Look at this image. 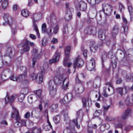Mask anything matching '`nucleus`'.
<instances>
[{"label": "nucleus", "instance_id": "nucleus-1", "mask_svg": "<svg viewBox=\"0 0 133 133\" xmlns=\"http://www.w3.org/2000/svg\"><path fill=\"white\" fill-rule=\"evenodd\" d=\"M49 23L50 24V29L48 31L47 34L49 36L56 34L59 30V26L56 17L54 14L50 15Z\"/></svg>", "mask_w": 133, "mask_h": 133}, {"label": "nucleus", "instance_id": "nucleus-2", "mask_svg": "<svg viewBox=\"0 0 133 133\" xmlns=\"http://www.w3.org/2000/svg\"><path fill=\"white\" fill-rule=\"evenodd\" d=\"M66 79V78H64L63 75H61L58 78L56 77V79L55 78L54 80H50L48 83L49 90H53L54 89H56V85L55 84H59L61 83L63 81V82H64Z\"/></svg>", "mask_w": 133, "mask_h": 133}, {"label": "nucleus", "instance_id": "nucleus-3", "mask_svg": "<svg viewBox=\"0 0 133 133\" xmlns=\"http://www.w3.org/2000/svg\"><path fill=\"white\" fill-rule=\"evenodd\" d=\"M12 109L14 112L12 113L11 117L14 118L15 116L16 117V122L15 124H17V126L20 127L22 125H26V121L23 119H21L19 115V113L17 110L14 107H12Z\"/></svg>", "mask_w": 133, "mask_h": 133}, {"label": "nucleus", "instance_id": "nucleus-4", "mask_svg": "<svg viewBox=\"0 0 133 133\" xmlns=\"http://www.w3.org/2000/svg\"><path fill=\"white\" fill-rule=\"evenodd\" d=\"M41 14L40 13H36L34 14L32 17L33 21V28L37 33L38 37L39 38L40 35L39 32L37 25L36 23V22L39 20L41 18Z\"/></svg>", "mask_w": 133, "mask_h": 133}, {"label": "nucleus", "instance_id": "nucleus-5", "mask_svg": "<svg viewBox=\"0 0 133 133\" xmlns=\"http://www.w3.org/2000/svg\"><path fill=\"white\" fill-rule=\"evenodd\" d=\"M43 72L42 71L39 72L36 76L34 73H32L31 75V78L33 80H37L38 83L42 82L43 78Z\"/></svg>", "mask_w": 133, "mask_h": 133}, {"label": "nucleus", "instance_id": "nucleus-6", "mask_svg": "<svg viewBox=\"0 0 133 133\" xmlns=\"http://www.w3.org/2000/svg\"><path fill=\"white\" fill-rule=\"evenodd\" d=\"M102 9L104 12L107 15H110L112 10V8L110 5L104 3L102 4Z\"/></svg>", "mask_w": 133, "mask_h": 133}, {"label": "nucleus", "instance_id": "nucleus-7", "mask_svg": "<svg viewBox=\"0 0 133 133\" xmlns=\"http://www.w3.org/2000/svg\"><path fill=\"white\" fill-rule=\"evenodd\" d=\"M130 112V109H127L122 114L121 116L122 118L120 117H118L116 118V121L118 122H121L122 121V119L124 120H126L128 118Z\"/></svg>", "mask_w": 133, "mask_h": 133}, {"label": "nucleus", "instance_id": "nucleus-8", "mask_svg": "<svg viewBox=\"0 0 133 133\" xmlns=\"http://www.w3.org/2000/svg\"><path fill=\"white\" fill-rule=\"evenodd\" d=\"M84 63V62L83 59L82 58H79V57H77L74 63V68L75 69L74 71H75L76 68L81 67Z\"/></svg>", "mask_w": 133, "mask_h": 133}, {"label": "nucleus", "instance_id": "nucleus-9", "mask_svg": "<svg viewBox=\"0 0 133 133\" xmlns=\"http://www.w3.org/2000/svg\"><path fill=\"white\" fill-rule=\"evenodd\" d=\"M84 32L88 34L95 35L96 32V29L94 27L90 26L85 29Z\"/></svg>", "mask_w": 133, "mask_h": 133}, {"label": "nucleus", "instance_id": "nucleus-10", "mask_svg": "<svg viewBox=\"0 0 133 133\" xmlns=\"http://www.w3.org/2000/svg\"><path fill=\"white\" fill-rule=\"evenodd\" d=\"M95 60L94 59H91L89 61L87 62V69L90 71L94 70L95 66Z\"/></svg>", "mask_w": 133, "mask_h": 133}, {"label": "nucleus", "instance_id": "nucleus-11", "mask_svg": "<svg viewBox=\"0 0 133 133\" xmlns=\"http://www.w3.org/2000/svg\"><path fill=\"white\" fill-rule=\"evenodd\" d=\"M128 87L125 86L123 87V88H119L116 89L117 92L118 94H120L121 96L126 94L128 91Z\"/></svg>", "mask_w": 133, "mask_h": 133}, {"label": "nucleus", "instance_id": "nucleus-12", "mask_svg": "<svg viewBox=\"0 0 133 133\" xmlns=\"http://www.w3.org/2000/svg\"><path fill=\"white\" fill-rule=\"evenodd\" d=\"M74 11V9L72 8L67 9L65 16V18L66 21H69L71 19L72 17V13Z\"/></svg>", "mask_w": 133, "mask_h": 133}, {"label": "nucleus", "instance_id": "nucleus-13", "mask_svg": "<svg viewBox=\"0 0 133 133\" xmlns=\"http://www.w3.org/2000/svg\"><path fill=\"white\" fill-rule=\"evenodd\" d=\"M72 98V94L71 93H69L64 97V98L61 100L60 102L61 103L65 104L70 101Z\"/></svg>", "mask_w": 133, "mask_h": 133}, {"label": "nucleus", "instance_id": "nucleus-14", "mask_svg": "<svg viewBox=\"0 0 133 133\" xmlns=\"http://www.w3.org/2000/svg\"><path fill=\"white\" fill-rule=\"evenodd\" d=\"M3 18L5 22V23H3V24L5 25L7 24H11L12 21V19L8 14H5L3 16Z\"/></svg>", "mask_w": 133, "mask_h": 133}, {"label": "nucleus", "instance_id": "nucleus-15", "mask_svg": "<svg viewBox=\"0 0 133 133\" xmlns=\"http://www.w3.org/2000/svg\"><path fill=\"white\" fill-rule=\"evenodd\" d=\"M75 90L76 93L77 94H80L82 93L84 90L83 84H79L75 87Z\"/></svg>", "mask_w": 133, "mask_h": 133}, {"label": "nucleus", "instance_id": "nucleus-16", "mask_svg": "<svg viewBox=\"0 0 133 133\" xmlns=\"http://www.w3.org/2000/svg\"><path fill=\"white\" fill-rule=\"evenodd\" d=\"M61 53L56 51L52 59L49 61L50 63H52L57 62L60 57Z\"/></svg>", "mask_w": 133, "mask_h": 133}, {"label": "nucleus", "instance_id": "nucleus-17", "mask_svg": "<svg viewBox=\"0 0 133 133\" xmlns=\"http://www.w3.org/2000/svg\"><path fill=\"white\" fill-rule=\"evenodd\" d=\"M76 7L78 8L81 10L85 11L87 9V4L82 1L80 2L76 5Z\"/></svg>", "mask_w": 133, "mask_h": 133}, {"label": "nucleus", "instance_id": "nucleus-18", "mask_svg": "<svg viewBox=\"0 0 133 133\" xmlns=\"http://www.w3.org/2000/svg\"><path fill=\"white\" fill-rule=\"evenodd\" d=\"M90 48L92 52L95 53L98 49V46L95 44V42L94 41L90 42Z\"/></svg>", "mask_w": 133, "mask_h": 133}, {"label": "nucleus", "instance_id": "nucleus-19", "mask_svg": "<svg viewBox=\"0 0 133 133\" xmlns=\"http://www.w3.org/2000/svg\"><path fill=\"white\" fill-rule=\"evenodd\" d=\"M119 28L117 25H116L113 27L111 31V34L112 36L115 37L118 32Z\"/></svg>", "mask_w": 133, "mask_h": 133}, {"label": "nucleus", "instance_id": "nucleus-20", "mask_svg": "<svg viewBox=\"0 0 133 133\" xmlns=\"http://www.w3.org/2000/svg\"><path fill=\"white\" fill-rule=\"evenodd\" d=\"M16 95H13L10 96L9 97L8 95L5 98V101L6 103L12 102L14 101V99L16 97Z\"/></svg>", "mask_w": 133, "mask_h": 133}, {"label": "nucleus", "instance_id": "nucleus-21", "mask_svg": "<svg viewBox=\"0 0 133 133\" xmlns=\"http://www.w3.org/2000/svg\"><path fill=\"white\" fill-rule=\"evenodd\" d=\"M26 41L24 39L22 43L23 48V50L25 52H28L30 50V47L27 43H26Z\"/></svg>", "mask_w": 133, "mask_h": 133}, {"label": "nucleus", "instance_id": "nucleus-22", "mask_svg": "<svg viewBox=\"0 0 133 133\" xmlns=\"http://www.w3.org/2000/svg\"><path fill=\"white\" fill-rule=\"evenodd\" d=\"M82 102L84 107H89L91 105V103L89 99H86L85 98H82Z\"/></svg>", "mask_w": 133, "mask_h": 133}, {"label": "nucleus", "instance_id": "nucleus-23", "mask_svg": "<svg viewBox=\"0 0 133 133\" xmlns=\"http://www.w3.org/2000/svg\"><path fill=\"white\" fill-rule=\"evenodd\" d=\"M66 132L68 131H69V133H76L75 131L74 126V125H71V126L69 125L68 127L66 128Z\"/></svg>", "mask_w": 133, "mask_h": 133}, {"label": "nucleus", "instance_id": "nucleus-24", "mask_svg": "<svg viewBox=\"0 0 133 133\" xmlns=\"http://www.w3.org/2000/svg\"><path fill=\"white\" fill-rule=\"evenodd\" d=\"M98 37L101 40L103 41L105 38V34L103 31L101 30H99L98 33Z\"/></svg>", "mask_w": 133, "mask_h": 133}, {"label": "nucleus", "instance_id": "nucleus-25", "mask_svg": "<svg viewBox=\"0 0 133 133\" xmlns=\"http://www.w3.org/2000/svg\"><path fill=\"white\" fill-rule=\"evenodd\" d=\"M77 118L74 119L72 120V121H71V122H70V124H69L70 126H71V125H72L74 126H76L79 129L80 127L79 125H78L77 124ZM75 128V127H74Z\"/></svg>", "mask_w": 133, "mask_h": 133}, {"label": "nucleus", "instance_id": "nucleus-26", "mask_svg": "<svg viewBox=\"0 0 133 133\" xmlns=\"http://www.w3.org/2000/svg\"><path fill=\"white\" fill-rule=\"evenodd\" d=\"M20 68L21 70L23 71H24V72L23 74H21V75H22V78L23 80L25 79L26 76V68L25 67L21 66L20 67Z\"/></svg>", "mask_w": 133, "mask_h": 133}, {"label": "nucleus", "instance_id": "nucleus-27", "mask_svg": "<svg viewBox=\"0 0 133 133\" xmlns=\"http://www.w3.org/2000/svg\"><path fill=\"white\" fill-rule=\"evenodd\" d=\"M131 101L130 100L131 98L129 97H128L125 100V103L128 105H131L133 104V100L131 97Z\"/></svg>", "mask_w": 133, "mask_h": 133}, {"label": "nucleus", "instance_id": "nucleus-28", "mask_svg": "<svg viewBox=\"0 0 133 133\" xmlns=\"http://www.w3.org/2000/svg\"><path fill=\"white\" fill-rule=\"evenodd\" d=\"M101 57L102 63L105 61L107 58V54L104 51L102 52L101 53Z\"/></svg>", "mask_w": 133, "mask_h": 133}, {"label": "nucleus", "instance_id": "nucleus-29", "mask_svg": "<svg viewBox=\"0 0 133 133\" xmlns=\"http://www.w3.org/2000/svg\"><path fill=\"white\" fill-rule=\"evenodd\" d=\"M41 92L42 90H39L34 92L35 94L34 95H36V96H35V97H36V99H35V101H36L38 98L37 97L40 98H41Z\"/></svg>", "mask_w": 133, "mask_h": 133}, {"label": "nucleus", "instance_id": "nucleus-30", "mask_svg": "<svg viewBox=\"0 0 133 133\" xmlns=\"http://www.w3.org/2000/svg\"><path fill=\"white\" fill-rule=\"evenodd\" d=\"M64 120L66 122V123L69 124V125L70 124V122H71L68 116V114L67 112H66L64 115Z\"/></svg>", "mask_w": 133, "mask_h": 133}, {"label": "nucleus", "instance_id": "nucleus-31", "mask_svg": "<svg viewBox=\"0 0 133 133\" xmlns=\"http://www.w3.org/2000/svg\"><path fill=\"white\" fill-rule=\"evenodd\" d=\"M9 24L10 26L12 29L14 34L16 31V29L17 26L15 24L12 23H12H11V24Z\"/></svg>", "mask_w": 133, "mask_h": 133}, {"label": "nucleus", "instance_id": "nucleus-32", "mask_svg": "<svg viewBox=\"0 0 133 133\" xmlns=\"http://www.w3.org/2000/svg\"><path fill=\"white\" fill-rule=\"evenodd\" d=\"M49 94L51 97H54L56 95L57 92V89H54L49 90Z\"/></svg>", "mask_w": 133, "mask_h": 133}, {"label": "nucleus", "instance_id": "nucleus-33", "mask_svg": "<svg viewBox=\"0 0 133 133\" xmlns=\"http://www.w3.org/2000/svg\"><path fill=\"white\" fill-rule=\"evenodd\" d=\"M36 96V95H31L29 96L28 97V101L29 103H32L33 102L32 99L33 98L34 99Z\"/></svg>", "mask_w": 133, "mask_h": 133}, {"label": "nucleus", "instance_id": "nucleus-34", "mask_svg": "<svg viewBox=\"0 0 133 133\" xmlns=\"http://www.w3.org/2000/svg\"><path fill=\"white\" fill-rule=\"evenodd\" d=\"M46 25L45 23L43 24L42 26V32L43 33H47L48 31H47L46 28Z\"/></svg>", "mask_w": 133, "mask_h": 133}, {"label": "nucleus", "instance_id": "nucleus-35", "mask_svg": "<svg viewBox=\"0 0 133 133\" xmlns=\"http://www.w3.org/2000/svg\"><path fill=\"white\" fill-rule=\"evenodd\" d=\"M12 78L13 77H11V80L14 81H20L23 80L22 75L21 74L19 75L17 77H15L14 79H13Z\"/></svg>", "mask_w": 133, "mask_h": 133}, {"label": "nucleus", "instance_id": "nucleus-36", "mask_svg": "<svg viewBox=\"0 0 133 133\" xmlns=\"http://www.w3.org/2000/svg\"><path fill=\"white\" fill-rule=\"evenodd\" d=\"M41 129L40 128H34L31 133H41Z\"/></svg>", "mask_w": 133, "mask_h": 133}, {"label": "nucleus", "instance_id": "nucleus-37", "mask_svg": "<svg viewBox=\"0 0 133 133\" xmlns=\"http://www.w3.org/2000/svg\"><path fill=\"white\" fill-rule=\"evenodd\" d=\"M123 125L121 123H115L114 127L115 129L118 128H122L123 127Z\"/></svg>", "mask_w": 133, "mask_h": 133}, {"label": "nucleus", "instance_id": "nucleus-38", "mask_svg": "<svg viewBox=\"0 0 133 133\" xmlns=\"http://www.w3.org/2000/svg\"><path fill=\"white\" fill-rule=\"evenodd\" d=\"M54 121L56 123H58L60 121V117L59 115H57L54 118Z\"/></svg>", "mask_w": 133, "mask_h": 133}, {"label": "nucleus", "instance_id": "nucleus-39", "mask_svg": "<svg viewBox=\"0 0 133 133\" xmlns=\"http://www.w3.org/2000/svg\"><path fill=\"white\" fill-rule=\"evenodd\" d=\"M21 14L23 16L25 17H27L29 16V14L27 10H22L21 11Z\"/></svg>", "mask_w": 133, "mask_h": 133}, {"label": "nucleus", "instance_id": "nucleus-40", "mask_svg": "<svg viewBox=\"0 0 133 133\" xmlns=\"http://www.w3.org/2000/svg\"><path fill=\"white\" fill-rule=\"evenodd\" d=\"M8 4V1L6 0H4L2 3V8L4 9H5L7 6Z\"/></svg>", "mask_w": 133, "mask_h": 133}, {"label": "nucleus", "instance_id": "nucleus-41", "mask_svg": "<svg viewBox=\"0 0 133 133\" xmlns=\"http://www.w3.org/2000/svg\"><path fill=\"white\" fill-rule=\"evenodd\" d=\"M70 47L68 46L65 48V55L67 56L70 53Z\"/></svg>", "mask_w": 133, "mask_h": 133}, {"label": "nucleus", "instance_id": "nucleus-42", "mask_svg": "<svg viewBox=\"0 0 133 133\" xmlns=\"http://www.w3.org/2000/svg\"><path fill=\"white\" fill-rule=\"evenodd\" d=\"M25 97L24 94H20L18 96V98L19 101L22 102L23 100Z\"/></svg>", "mask_w": 133, "mask_h": 133}, {"label": "nucleus", "instance_id": "nucleus-43", "mask_svg": "<svg viewBox=\"0 0 133 133\" xmlns=\"http://www.w3.org/2000/svg\"><path fill=\"white\" fill-rule=\"evenodd\" d=\"M63 82V81L61 83H62L63 84V85L62 87V88L64 90H66V89H68V87L69 85V83L68 82H67L65 85L64 84V82H64Z\"/></svg>", "mask_w": 133, "mask_h": 133}, {"label": "nucleus", "instance_id": "nucleus-44", "mask_svg": "<svg viewBox=\"0 0 133 133\" xmlns=\"http://www.w3.org/2000/svg\"><path fill=\"white\" fill-rule=\"evenodd\" d=\"M58 107L57 104H53L50 107V108L52 111H53L57 109Z\"/></svg>", "mask_w": 133, "mask_h": 133}, {"label": "nucleus", "instance_id": "nucleus-45", "mask_svg": "<svg viewBox=\"0 0 133 133\" xmlns=\"http://www.w3.org/2000/svg\"><path fill=\"white\" fill-rule=\"evenodd\" d=\"M22 92L23 94H28L29 92V90L28 88H23L22 90Z\"/></svg>", "mask_w": 133, "mask_h": 133}, {"label": "nucleus", "instance_id": "nucleus-46", "mask_svg": "<svg viewBox=\"0 0 133 133\" xmlns=\"http://www.w3.org/2000/svg\"><path fill=\"white\" fill-rule=\"evenodd\" d=\"M77 117L76 118L77 119L78 117L79 116H82L83 115V111L82 110H80L77 113Z\"/></svg>", "mask_w": 133, "mask_h": 133}, {"label": "nucleus", "instance_id": "nucleus-47", "mask_svg": "<svg viewBox=\"0 0 133 133\" xmlns=\"http://www.w3.org/2000/svg\"><path fill=\"white\" fill-rule=\"evenodd\" d=\"M12 49L10 47L8 48L6 51V54H7L10 55L12 53Z\"/></svg>", "mask_w": 133, "mask_h": 133}, {"label": "nucleus", "instance_id": "nucleus-48", "mask_svg": "<svg viewBox=\"0 0 133 133\" xmlns=\"http://www.w3.org/2000/svg\"><path fill=\"white\" fill-rule=\"evenodd\" d=\"M24 40L26 41V42H25L27 43L29 45L31 46H33L35 44L33 42H30V41H29L27 39H24Z\"/></svg>", "mask_w": 133, "mask_h": 133}, {"label": "nucleus", "instance_id": "nucleus-49", "mask_svg": "<svg viewBox=\"0 0 133 133\" xmlns=\"http://www.w3.org/2000/svg\"><path fill=\"white\" fill-rule=\"evenodd\" d=\"M68 33V28L67 27L64 28L63 30V34L64 36H65V35Z\"/></svg>", "mask_w": 133, "mask_h": 133}, {"label": "nucleus", "instance_id": "nucleus-50", "mask_svg": "<svg viewBox=\"0 0 133 133\" xmlns=\"http://www.w3.org/2000/svg\"><path fill=\"white\" fill-rule=\"evenodd\" d=\"M37 51L38 50L36 48L34 49L32 51L33 56H36L37 54Z\"/></svg>", "mask_w": 133, "mask_h": 133}, {"label": "nucleus", "instance_id": "nucleus-51", "mask_svg": "<svg viewBox=\"0 0 133 133\" xmlns=\"http://www.w3.org/2000/svg\"><path fill=\"white\" fill-rule=\"evenodd\" d=\"M68 57L67 56H66L64 61L63 63L64 65L65 66H66L67 65V62L68 60Z\"/></svg>", "mask_w": 133, "mask_h": 133}, {"label": "nucleus", "instance_id": "nucleus-52", "mask_svg": "<svg viewBox=\"0 0 133 133\" xmlns=\"http://www.w3.org/2000/svg\"><path fill=\"white\" fill-rule=\"evenodd\" d=\"M106 119L107 121H114L115 119L114 118L109 116H107L106 117Z\"/></svg>", "mask_w": 133, "mask_h": 133}, {"label": "nucleus", "instance_id": "nucleus-53", "mask_svg": "<svg viewBox=\"0 0 133 133\" xmlns=\"http://www.w3.org/2000/svg\"><path fill=\"white\" fill-rule=\"evenodd\" d=\"M58 40L56 38H54L52 40L51 43L52 44H56L58 42Z\"/></svg>", "mask_w": 133, "mask_h": 133}, {"label": "nucleus", "instance_id": "nucleus-54", "mask_svg": "<svg viewBox=\"0 0 133 133\" xmlns=\"http://www.w3.org/2000/svg\"><path fill=\"white\" fill-rule=\"evenodd\" d=\"M104 127L106 129H108L109 128L110 125L109 124H104L103 125L101 126V128L102 127Z\"/></svg>", "mask_w": 133, "mask_h": 133}, {"label": "nucleus", "instance_id": "nucleus-55", "mask_svg": "<svg viewBox=\"0 0 133 133\" xmlns=\"http://www.w3.org/2000/svg\"><path fill=\"white\" fill-rule=\"evenodd\" d=\"M128 10L131 16V14L132 13V8L131 6H129L128 7Z\"/></svg>", "mask_w": 133, "mask_h": 133}, {"label": "nucleus", "instance_id": "nucleus-56", "mask_svg": "<svg viewBox=\"0 0 133 133\" xmlns=\"http://www.w3.org/2000/svg\"><path fill=\"white\" fill-rule=\"evenodd\" d=\"M61 0H52L53 2L56 4L58 5L60 2Z\"/></svg>", "mask_w": 133, "mask_h": 133}, {"label": "nucleus", "instance_id": "nucleus-57", "mask_svg": "<svg viewBox=\"0 0 133 133\" xmlns=\"http://www.w3.org/2000/svg\"><path fill=\"white\" fill-rule=\"evenodd\" d=\"M1 78L2 81H4L6 79L5 78V76L4 75H2L1 76Z\"/></svg>", "mask_w": 133, "mask_h": 133}, {"label": "nucleus", "instance_id": "nucleus-58", "mask_svg": "<svg viewBox=\"0 0 133 133\" xmlns=\"http://www.w3.org/2000/svg\"><path fill=\"white\" fill-rule=\"evenodd\" d=\"M110 107V106H103V108L104 109V110L106 112L107 111L108 109H109Z\"/></svg>", "mask_w": 133, "mask_h": 133}, {"label": "nucleus", "instance_id": "nucleus-59", "mask_svg": "<svg viewBox=\"0 0 133 133\" xmlns=\"http://www.w3.org/2000/svg\"><path fill=\"white\" fill-rule=\"evenodd\" d=\"M119 7L120 11L121 12H122V10H124V7L122 4H119Z\"/></svg>", "mask_w": 133, "mask_h": 133}, {"label": "nucleus", "instance_id": "nucleus-60", "mask_svg": "<svg viewBox=\"0 0 133 133\" xmlns=\"http://www.w3.org/2000/svg\"><path fill=\"white\" fill-rule=\"evenodd\" d=\"M30 113L29 112H27L25 114L24 117L25 118H28L30 116Z\"/></svg>", "mask_w": 133, "mask_h": 133}, {"label": "nucleus", "instance_id": "nucleus-61", "mask_svg": "<svg viewBox=\"0 0 133 133\" xmlns=\"http://www.w3.org/2000/svg\"><path fill=\"white\" fill-rule=\"evenodd\" d=\"M108 55V57L110 58H111L113 56L112 53L111 52H109Z\"/></svg>", "mask_w": 133, "mask_h": 133}, {"label": "nucleus", "instance_id": "nucleus-62", "mask_svg": "<svg viewBox=\"0 0 133 133\" xmlns=\"http://www.w3.org/2000/svg\"><path fill=\"white\" fill-rule=\"evenodd\" d=\"M30 37L32 39H35L36 38V36L33 34H30Z\"/></svg>", "mask_w": 133, "mask_h": 133}, {"label": "nucleus", "instance_id": "nucleus-63", "mask_svg": "<svg viewBox=\"0 0 133 133\" xmlns=\"http://www.w3.org/2000/svg\"><path fill=\"white\" fill-rule=\"evenodd\" d=\"M87 50H85L83 52V54L84 57H87Z\"/></svg>", "mask_w": 133, "mask_h": 133}, {"label": "nucleus", "instance_id": "nucleus-64", "mask_svg": "<svg viewBox=\"0 0 133 133\" xmlns=\"http://www.w3.org/2000/svg\"><path fill=\"white\" fill-rule=\"evenodd\" d=\"M36 61V58H33V63H32V66L33 67H34L35 65V64Z\"/></svg>", "mask_w": 133, "mask_h": 133}]
</instances>
